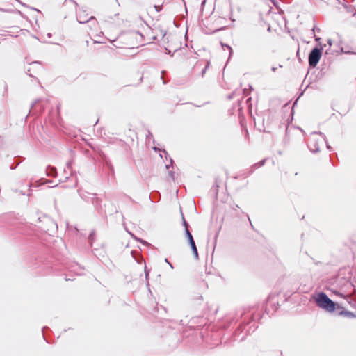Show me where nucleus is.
<instances>
[{"instance_id":"f257e3e1","label":"nucleus","mask_w":356,"mask_h":356,"mask_svg":"<svg viewBox=\"0 0 356 356\" xmlns=\"http://www.w3.org/2000/svg\"><path fill=\"white\" fill-rule=\"evenodd\" d=\"M315 302L319 307L327 312H333L335 309L334 302L324 293H318L315 297Z\"/></svg>"},{"instance_id":"f03ea898","label":"nucleus","mask_w":356,"mask_h":356,"mask_svg":"<svg viewBox=\"0 0 356 356\" xmlns=\"http://www.w3.org/2000/svg\"><path fill=\"white\" fill-rule=\"evenodd\" d=\"M325 137L321 134L313 133L311 135L308 147L313 152L319 151V147L326 143Z\"/></svg>"},{"instance_id":"7ed1b4c3","label":"nucleus","mask_w":356,"mask_h":356,"mask_svg":"<svg viewBox=\"0 0 356 356\" xmlns=\"http://www.w3.org/2000/svg\"><path fill=\"white\" fill-rule=\"evenodd\" d=\"M321 49L314 48L309 55V63L311 67H316L321 57Z\"/></svg>"},{"instance_id":"20e7f679","label":"nucleus","mask_w":356,"mask_h":356,"mask_svg":"<svg viewBox=\"0 0 356 356\" xmlns=\"http://www.w3.org/2000/svg\"><path fill=\"white\" fill-rule=\"evenodd\" d=\"M40 68L41 67L39 63H32L30 64L29 67L27 69V73L30 76H34V75L31 73V71L36 72V71L39 70Z\"/></svg>"},{"instance_id":"39448f33","label":"nucleus","mask_w":356,"mask_h":356,"mask_svg":"<svg viewBox=\"0 0 356 356\" xmlns=\"http://www.w3.org/2000/svg\"><path fill=\"white\" fill-rule=\"evenodd\" d=\"M77 19H78V22L81 24H84L88 22H90L93 25H95L97 24V22L94 20L95 19L94 17L91 16L89 19H85V17H82L81 13H79L77 15Z\"/></svg>"},{"instance_id":"423d86ee","label":"nucleus","mask_w":356,"mask_h":356,"mask_svg":"<svg viewBox=\"0 0 356 356\" xmlns=\"http://www.w3.org/2000/svg\"><path fill=\"white\" fill-rule=\"evenodd\" d=\"M189 244H190V245L191 247V249H192V251H193V253L195 257L197 258L198 257V252H197V250L195 241H191L189 243Z\"/></svg>"},{"instance_id":"0eeeda50","label":"nucleus","mask_w":356,"mask_h":356,"mask_svg":"<svg viewBox=\"0 0 356 356\" xmlns=\"http://www.w3.org/2000/svg\"><path fill=\"white\" fill-rule=\"evenodd\" d=\"M185 233H186V237H187V238H188V239L189 243H190L191 241H194V240H193V236H192V234H191V232H189L188 229H186Z\"/></svg>"},{"instance_id":"6e6552de","label":"nucleus","mask_w":356,"mask_h":356,"mask_svg":"<svg viewBox=\"0 0 356 356\" xmlns=\"http://www.w3.org/2000/svg\"><path fill=\"white\" fill-rule=\"evenodd\" d=\"M182 220H183V225L184 226L185 229H188V225L187 222L185 220V219H184L183 216H182Z\"/></svg>"},{"instance_id":"1a4fd4ad","label":"nucleus","mask_w":356,"mask_h":356,"mask_svg":"<svg viewBox=\"0 0 356 356\" xmlns=\"http://www.w3.org/2000/svg\"><path fill=\"white\" fill-rule=\"evenodd\" d=\"M345 314H346L348 316H350V317H354V316H354V314H353L352 312H346V313H345Z\"/></svg>"},{"instance_id":"9d476101","label":"nucleus","mask_w":356,"mask_h":356,"mask_svg":"<svg viewBox=\"0 0 356 356\" xmlns=\"http://www.w3.org/2000/svg\"><path fill=\"white\" fill-rule=\"evenodd\" d=\"M50 170H51V172H50V173H51L52 175H54V172H56V169H55L54 168H50Z\"/></svg>"},{"instance_id":"9b49d317","label":"nucleus","mask_w":356,"mask_h":356,"mask_svg":"<svg viewBox=\"0 0 356 356\" xmlns=\"http://www.w3.org/2000/svg\"><path fill=\"white\" fill-rule=\"evenodd\" d=\"M169 175H170V177L172 179H174V172H172V171H170V172H169Z\"/></svg>"},{"instance_id":"f8f14e48","label":"nucleus","mask_w":356,"mask_h":356,"mask_svg":"<svg viewBox=\"0 0 356 356\" xmlns=\"http://www.w3.org/2000/svg\"><path fill=\"white\" fill-rule=\"evenodd\" d=\"M327 43H328L329 47H330L332 45V40L331 39H328Z\"/></svg>"},{"instance_id":"ddd939ff","label":"nucleus","mask_w":356,"mask_h":356,"mask_svg":"<svg viewBox=\"0 0 356 356\" xmlns=\"http://www.w3.org/2000/svg\"><path fill=\"white\" fill-rule=\"evenodd\" d=\"M165 261L167 262L169 264V266H170L171 268H173L172 265L168 261L167 259H165Z\"/></svg>"},{"instance_id":"4468645a","label":"nucleus","mask_w":356,"mask_h":356,"mask_svg":"<svg viewBox=\"0 0 356 356\" xmlns=\"http://www.w3.org/2000/svg\"><path fill=\"white\" fill-rule=\"evenodd\" d=\"M226 47L229 49V54L231 55L232 53V49L229 45H226Z\"/></svg>"},{"instance_id":"2eb2a0df","label":"nucleus","mask_w":356,"mask_h":356,"mask_svg":"<svg viewBox=\"0 0 356 356\" xmlns=\"http://www.w3.org/2000/svg\"><path fill=\"white\" fill-rule=\"evenodd\" d=\"M145 277H146V279H147L148 275H149V272L147 270H145Z\"/></svg>"},{"instance_id":"dca6fc26","label":"nucleus","mask_w":356,"mask_h":356,"mask_svg":"<svg viewBox=\"0 0 356 356\" xmlns=\"http://www.w3.org/2000/svg\"><path fill=\"white\" fill-rule=\"evenodd\" d=\"M92 238H93V233H91L89 236V240L91 241L92 240Z\"/></svg>"},{"instance_id":"f3484780","label":"nucleus","mask_w":356,"mask_h":356,"mask_svg":"<svg viewBox=\"0 0 356 356\" xmlns=\"http://www.w3.org/2000/svg\"><path fill=\"white\" fill-rule=\"evenodd\" d=\"M154 8H156V11H159L160 10V7L159 6H154Z\"/></svg>"},{"instance_id":"a211bd4d","label":"nucleus","mask_w":356,"mask_h":356,"mask_svg":"<svg viewBox=\"0 0 356 356\" xmlns=\"http://www.w3.org/2000/svg\"><path fill=\"white\" fill-rule=\"evenodd\" d=\"M95 42H97V43H104V42L102 41H100V40H95Z\"/></svg>"},{"instance_id":"6ab92c4d","label":"nucleus","mask_w":356,"mask_h":356,"mask_svg":"<svg viewBox=\"0 0 356 356\" xmlns=\"http://www.w3.org/2000/svg\"><path fill=\"white\" fill-rule=\"evenodd\" d=\"M264 165V161L261 162V163H260V165H259L261 166V165Z\"/></svg>"},{"instance_id":"aec40b11","label":"nucleus","mask_w":356,"mask_h":356,"mask_svg":"<svg viewBox=\"0 0 356 356\" xmlns=\"http://www.w3.org/2000/svg\"><path fill=\"white\" fill-rule=\"evenodd\" d=\"M169 167H170V165H166V168H167V169H168V168H169Z\"/></svg>"},{"instance_id":"412c9836","label":"nucleus","mask_w":356,"mask_h":356,"mask_svg":"<svg viewBox=\"0 0 356 356\" xmlns=\"http://www.w3.org/2000/svg\"><path fill=\"white\" fill-rule=\"evenodd\" d=\"M327 147L329 149H331V148H330V147L328 145H327Z\"/></svg>"},{"instance_id":"4be33fe9","label":"nucleus","mask_w":356,"mask_h":356,"mask_svg":"<svg viewBox=\"0 0 356 356\" xmlns=\"http://www.w3.org/2000/svg\"><path fill=\"white\" fill-rule=\"evenodd\" d=\"M319 40H320V38H316V41H318Z\"/></svg>"},{"instance_id":"5701e85b","label":"nucleus","mask_w":356,"mask_h":356,"mask_svg":"<svg viewBox=\"0 0 356 356\" xmlns=\"http://www.w3.org/2000/svg\"><path fill=\"white\" fill-rule=\"evenodd\" d=\"M272 70H273V71H275V67H273V68H272Z\"/></svg>"}]
</instances>
